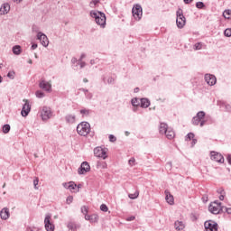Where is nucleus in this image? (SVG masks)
I'll use <instances>...</instances> for the list:
<instances>
[{
  "instance_id": "f257e3e1",
  "label": "nucleus",
  "mask_w": 231,
  "mask_h": 231,
  "mask_svg": "<svg viewBox=\"0 0 231 231\" xmlns=\"http://www.w3.org/2000/svg\"><path fill=\"white\" fill-rule=\"evenodd\" d=\"M224 208L225 206H222V203L217 200L211 202L208 206V211L214 215L223 214Z\"/></svg>"
},
{
  "instance_id": "f03ea898",
  "label": "nucleus",
  "mask_w": 231,
  "mask_h": 231,
  "mask_svg": "<svg viewBox=\"0 0 231 231\" xmlns=\"http://www.w3.org/2000/svg\"><path fill=\"white\" fill-rule=\"evenodd\" d=\"M89 131H91V125L88 122H81L77 126V133L80 136H88V134H89Z\"/></svg>"
},
{
  "instance_id": "7ed1b4c3",
  "label": "nucleus",
  "mask_w": 231,
  "mask_h": 231,
  "mask_svg": "<svg viewBox=\"0 0 231 231\" xmlns=\"http://www.w3.org/2000/svg\"><path fill=\"white\" fill-rule=\"evenodd\" d=\"M176 24L177 27L181 29L187 24V18H185V15H183V9L179 8L178 11L176 12Z\"/></svg>"
},
{
  "instance_id": "20e7f679",
  "label": "nucleus",
  "mask_w": 231,
  "mask_h": 231,
  "mask_svg": "<svg viewBox=\"0 0 231 231\" xmlns=\"http://www.w3.org/2000/svg\"><path fill=\"white\" fill-rule=\"evenodd\" d=\"M132 14L135 21H140L143 14L142 5H134V7L132 8Z\"/></svg>"
},
{
  "instance_id": "39448f33",
  "label": "nucleus",
  "mask_w": 231,
  "mask_h": 231,
  "mask_svg": "<svg viewBox=\"0 0 231 231\" xmlns=\"http://www.w3.org/2000/svg\"><path fill=\"white\" fill-rule=\"evenodd\" d=\"M23 102L24 104L23 105L21 115L22 116L26 117L30 115V111H32V105H30V101L28 99H23Z\"/></svg>"
},
{
  "instance_id": "423d86ee",
  "label": "nucleus",
  "mask_w": 231,
  "mask_h": 231,
  "mask_svg": "<svg viewBox=\"0 0 231 231\" xmlns=\"http://www.w3.org/2000/svg\"><path fill=\"white\" fill-rule=\"evenodd\" d=\"M205 230L206 231H217V222L214 220H207L204 223Z\"/></svg>"
},
{
  "instance_id": "0eeeda50",
  "label": "nucleus",
  "mask_w": 231,
  "mask_h": 231,
  "mask_svg": "<svg viewBox=\"0 0 231 231\" xmlns=\"http://www.w3.org/2000/svg\"><path fill=\"white\" fill-rule=\"evenodd\" d=\"M41 117L43 122H46V120H50V118H51V108L48 106H43L41 113Z\"/></svg>"
},
{
  "instance_id": "6e6552de",
  "label": "nucleus",
  "mask_w": 231,
  "mask_h": 231,
  "mask_svg": "<svg viewBox=\"0 0 231 231\" xmlns=\"http://www.w3.org/2000/svg\"><path fill=\"white\" fill-rule=\"evenodd\" d=\"M37 39L40 41L41 44L44 46V48H48V44H50V41H48V36L42 32L37 33Z\"/></svg>"
},
{
  "instance_id": "1a4fd4ad",
  "label": "nucleus",
  "mask_w": 231,
  "mask_h": 231,
  "mask_svg": "<svg viewBox=\"0 0 231 231\" xmlns=\"http://www.w3.org/2000/svg\"><path fill=\"white\" fill-rule=\"evenodd\" d=\"M104 15H106V14L100 11H97V10L90 11V17H92V19H95V23H97L98 19H101L102 23H104Z\"/></svg>"
},
{
  "instance_id": "9d476101",
  "label": "nucleus",
  "mask_w": 231,
  "mask_h": 231,
  "mask_svg": "<svg viewBox=\"0 0 231 231\" xmlns=\"http://www.w3.org/2000/svg\"><path fill=\"white\" fill-rule=\"evenodd\" d=\"M206 113L205 111H199L197 113L196 116L192 118V124L193 125H199V123L203 118H205Z\"/></svg>"
},
{
  "instance_id": "9b49d317",
  "label": "nucleus",
  "mask_w": 231,
  "mask_h": 231,
  "mask_svg": "<svg viewBox=\"0 0 231 231\" xmlns=\"http://www.w3.org/2000/svg\"><path fill=\"white\" fill-rule=\"evenodd\" d=\"M94 155L97 156V158H102L103 160H106L107 158V154L106 153V150L102 149V147H97L94 149Z\"/></svg>"
},
{
  "instance_id": "f8f14e48",
  "label": "nucleus",
  "mask_w": 231,
  "mask_h": 231,
  "mask_svg": "<svg viewBox=\"0 0 231 231\" xmlns=\"http://www.w3.org/2000/svg\"><path fill=\"white\" fill-rule=\"evenodd\" d=\"M211 160L217 162V163H225V157L217 152H211Z\"/></svg>"
},
{
  "instance_id": "ddd939ff",
  "label": "nucleus",
  "mask_w": 231,
  "mask_h": 231,
  "mask_svg": "<svg viewBox=\"0 0 231 231\" xmlns=\"http://www.w3.org/2000/svg\"><path fill=\"white\" fill-rule=\"evenodd\" d=\"M91 171V166H89V163L88 162H83L79 168V174H86V172H89Z\"/></svg>"
},
{
  "instance_id": "4468645a",
  "label": "nucleus",
  "mask_w": 231,
  "mask_h": 231,
  "mask_svg": "<svg viewBox=\"0 0 231 231\" xmlns=\"http://www.w3.org/2000/svg\"><path fill=\"white\" fill-rule=\"evenodd\" d=\"M51 216L47 215L45 217L44 223H45V229L47 231H54L55 230V226L53 224H51Z\"/></svg>"
},
{
  "instance_id": "2eb2a0df",
  "label": "nucleus",
  "mask_w": 231,
  "mask_h": 231,
  "mask_svg": "<svg viewBox=\"0 0 231 231\" xmlns=\"http://www.w3.org/2000/svg\"><path fill=\"white\" fill-rule=\"evenodd\" d=\"M39 88L41 89H43V91H47V93H50V91H51V84H50V82L42 79L39 83Z\"/></svg>"
},
{
  "instance_id": "dca6fc26",
  "label": "nucleus",
  "mask_w": 231,
  "mask_h": 231,
  "mask_svg": "<svg viewBox=\"0 0 231 231\" xmlns=\"http://www.w3.org/2000/svg\"><path fill=\"white\" fill-rule=\"evenodd\" d=\"M205 80L208 86H214L216 84V82H217L216 76H214L212 74H206Z\"/></svg>"
},
{
  "instance_id": "f3484780",
  "label": "nucleus",
  "mask_w": 231,
  "mask_h": 231,
  "mask_svg": "<svg viewBox=\"0 0 231 231\" xmlns=\"http://www.w3.org/2000/svg\"><path fill=\"white\" fill-rule=\"evenodd\" d=\"M0 217L4 221H6L10 217V209L8 208H4L0 211Z\"/></svg>"
},
{
  "instance_id": "a211bd4d",
  "label": "nucleus",
  "mask_w": 231,
  "mask_h": 231,
  "mask_svg": "<svg viewBox=\"0 0 231 231\" xmlns=\"http://www.w3.org/2000/svg\"><path fill=\"white\" fill-rule=\"evenodd\" d=\"M10 12V4L5 3L0 7V15H6Z\"/></svg>"
},
{
  "instance_id": "6ab92c4d",
  "label": "nucleus",
  "mask_w": 231,
  "mask_h": 231,
  "mask_svg": "<svg viewBox=\"0 0 231 231\" xmlns=\"http://www.w3.org/2000/svg\"><path fill=\"white\" fill-rule=\"evenodd\" d=\"M76 120H77V116L73 114H68L65 116V121L67 122V124H75Z\"/></svg>"
},
{
  "instance_id": "aec40b11",
  "label": "nucleus",
  "mask_w": 231,
  "mask_h": 231,
  "mask_svg": "<svg viewBox=\"0 0 231 231\" xmlns=\"http://www.w3.org/2000/svg\"><path fill=\"white\" fill-rule=\"evenodd\" d=\"M165 199L167 201V203H169V205H174V197L172 196V194H171V192L165 190Z\"/></svg>"
},
{
  "instance_id": "412c9836",
  "label": "nucleus",
  "mask_w": 231,
  "mask_h": 231,
  "mask_svg": "<svg viewBox=\"0 0 231 231\" xmlns=\"http://www.w3.org/2000/svg\"><path fill=\"white\" fill-rule=\"evenodd\" d=\"M169 129L170 127L166 123L160 124L159 132L161 134H165Z\"/></svg>"
},
{
  "instance_id": "4be33fe9",
  "label": "nucleus",
  "mask_w": 231,
  "mask_h": 231,
  "mask_svg": "<svg viewBox=\"0 0 231 231\" xmlns=\"http://www.w3.org/2000/svg\"><path fill=\"white\" fill-rule=\"evenodd\" d=\"M140 100H141V107H143V109H147V107L151 106V101L149 100V98L143 97Z\"/></svg>"
},
{
  "instance_id": "5701e85b",
  "label": "nucleus",
  "mask_w": 231,
  "mask_h": 231,
  "mask_svg": "<svg viewBox=\"0 0 231 231\" xmlns=\"http://www.w3.org/2000/svg\"><path fill=\"white\" fill-rule=\"evenodd\" d=\"M67 227L69 228V230L77 231L78 228H80V225L75 222H69Z\"/></svg>"
},
{
  "instance_id": "b1692460",
  "label": "nucleus",
  "mask_w": 231,
  "mask_h": 231,
  "mask_svg": "<svg viewBox=\"0 0 231 231\" xmlns=\"http://www.w3.org/2000/svg\"><path fill=\"white\" fill-rule=\"evenodd\" d=\"M175 230L181 231L185 228V224L182 221L177 220L174 223Z\"/></svg>"
},
{
  "instance_id": "393cba45",
  "label": "nucleus",
  "mask_w": 231,
  "mask_h": 231,
  "mask_svg": "<svg viewBox=\"0 0 231 231\" xmlns=\"http://www.w3.org/2000/svg\"><path fill=\"white\" fill-rule=\"evenodd\" d=\"M164 134H165L166 138H168V140H172V138H174V136H176V134H174V130H172V128H171V127Z\"/></svg>"
},
{
  "instance_id": "a878e982",
  "label": "nucleus",
  "mask_w": 231,
  "mask_h": 231,
  "mask_svg": "<svg viewBox=\"0 0 231 231\" xmlns=\"http://www.w3.org/2000/svg\"><path fill=\"white\" fill-rule=\"evenodd\" d=\"M96 23L98 24V26H101V28H106V14L103 15V22L102 19L98 18V21H96Z\"/></svg>"
},
{
  "instance_id": "bb28decb",
  "label": "nucleus",
  "mask_w": 231,
  "mask_h": 231,
  "mask_svg": "<svg viewBox=\"0 0 231 231\" xmlns=\"http://www.w3.org/2000/svg\"><path fill=\"white\" fill-rule=\"evenodd\" d=\"M13 53L14 55H21V46L20 45H15L13 47Z\"/></svg>"
},
{
  "instance_id": "cd10ccee",
  "label": "nucleus",
  "mask_w": 231,
  "mask_h": 231,
  "mask_svg": "<svg viewBox=\"0 0 231 231\" xmlns=\"http://www.w3.org/2000/svg\"><path fill=\"white\" fill-rule=\"evenodd\" d=\"M223 17L225 19H231V10L230 9H226L224 12H223Z\"/></svg>"
},
{
  "instance_id": "c85d7f7f",
  "label": "nucleus",
  "mask_w": 231,
  "mask_h": 231,
  "mask_svg": "<svg viewBox=\"0 0 231 231\" xmlns=\"http://www.w3.org/2000/svg\"><path fill=\"white\" fill-rule=\"evenodd\" d=\"M140 196V191L136 190L134 193H131L128 195L130 199H136Z\"/></svg>"
},
{
  "instance_id": "c756f323",
  "label": "nucleus",
  "mask_w": 231,
  "mask_h": 231,
  "mask_svg": "<svg viewBox=\"0 0 231 231\" xmlns=\"http://www.w3.org/2000/svg\"><path fill=\"white\" fill-rule=\"evenodd\" d=\"M69 190L75 192L77 190V185L73 181H69Z\"/></svg>"
},
{
  "instance_id": "7c9ffc66",
  "label": "nucleus",
  "mask_w": 231,
  "mask_h": 231,
  "mask_svg": "<svg viewBox=\"0 0 231 231\" xmlns=\"http://www.w3.org/2000/svg\"><path fill=\"white\" fill-rule=\"evenodd\" d=\"M2 129H3L4 134H8V133H10V129H11L10 125H4Z\"/></svg>"
},
{
  "instance_id": "2f4dec72",
  "label": "nucleus",
  "mask_w": 231,
  "mask_h": 231,
  "mask_svg": "<svg viewBox=\"0 0 231 231\" xmlns=\"http://www.w3.org/2000/svg\"><path fill=\"white\" fill-rule=\"evenodd\" d=\"M99 217H98V215L97 214H93L91 215L90 217V223H97L98 221Z\"/></svg>"
},
{
  "instance_id": "473e14b6",
  "label": "nucleus",
  "mask_w": 231,
  "mask_h": 231,
  "mask_svg": "<svg viewBox=\"0 0 231 231\" xmlns=\"http://www.w3.org/2000/svg\"><path fill=\"white\" fill-rule=\"evenodd\" d=\"M131 104L134 107H138L140 106V101H138V98L135 97L131 100Z\"/></svg>"
},
{
  "instance_id": "72a5a7b5",
  "label": "nucleus",
  "mask_w": 231,
  "mask_h": 231,
  "mask_svg": "<svg viewBox=\"0 0 231 231\" xmlns=\"http://www.w3.org/2000/svg\"><path fill=\"white\" fill-rule=\"evenodd\" d=\"M218 194H220L219 196V199L220 201H224L225 200V189H218L217 190Z\"/></svg>"
},
{
  "instance_id": "f704fd0d",
  "label": "nucleus",
  "mask_w": 231,
  "mask_h": 231,
  "mask_svg": "<svg viewBox=\"0 0 231 231\" xmlns=\"http://www.w3.org/2000/svg\"><path fill=\"white\" fill-rule=\"evenodd\" d=\"M196 7L199 8V10H203V8H205L206 5H205V3H203V2H197Z\"/></svg>"
},
{
  "instance_id": "c9c22d12",
  "label": "nucleus",
  "mask_w": 231,
  "mask_h": 231,
  "mask_svg": "<svg viewBox=\"0 0 231 231\" xmlns=\"http://www.w3.org/2000/svg\"><path fill=\"white\" fill-rule=\"evenodd\" d=\"M35 95H36L37 98H44V97H45L44 92H42V90H37L35 92Z\"/></svg>"
},
{
  "instance_id": "e433bc0d",
  "label": "nucleus",
  "mask_w": 231,
  "mask_h": 231,
  "mask_svg": "<svg viewBox=\"0 0 231 231\" xmlns=\"http://www.w3.org/2000/svg\"><path fill=\"white\" fill-rule=\"evenodd\" d=\"M7 77H8V79H11V80H14V79H15V72L14 71H9L7 73Z\"/></svg>"
},
{
  "instance_id": "4c0bfd02",
  "label": "nucleus",
  "mask_w": 231,
  "mask_h": 231,
  "mask_svg": "<svg viewBox=\"0 0 231 231\" xmlns=\"http://www.w3.org/2000/svg\"><path fill=\"white\" fill-rule=\"evenodd\" d=\"M100 210H102V212H107V210H109V208H107V205L102 204L100 206Z\"/></svg>"
},
{
  "instance_id": "58836bf2",
  "label": "nucleus",
  "mask_w": 231,
  "mask_h": 231,
  "mask_svg": "<svg viewBox=\"0 0 231 231\" xmlns=\"http://www.w3.org/2000/svg\"><path fill=\"white\" fill-rule=\"evenodd\" d=\"M79 113L80 115H85V116H89V110L88 109H81Z\"/></svg>"
},
{
  "instance_id": "ea45409f",
  "label": "nucleus",
  "mask_w": 231,
  "mask_h": 231,
  "mask_svg": "<svg viewBox=\"0 0 231 231\" xmlns=\"http://www.w3.org/2000/svg\"><path fill=\"white\" fill-rule=\"evenodd\" d=\"M66 203L67 205H71V203H73V196L70 195L67 197Z\"/></svg>"
},
{
  "instance_id": "a19ab883",
  "label": "nucleus",
  "mask_w": 231,
  "mask_h": 231,
  "mask_svg": "<svg viewBox=\"0 0 231 231\" xmlns=\"http://www.w3.org/2000/svg\"><path fill=\"white\" fill-rule=\"evenodd\" d=\"M224 35H225L226 37H231V29H226V30L224 31Z\"/></svg>"
},
{
  "instance_id": "79ce46f5",
  "label": "nucleus",
  "mask_w": 231,
  "mask_h": 231,
  "mask_svg": "<svg viewBox=\"0 0 231 231\" xmlns=\"http://www.w3.org/2000/svg\"><path fill=\"white\" fill-rule=\"evenodd\" d=\"M81 212L84 216L88 215V207L82 206L81 207Z\"/></svg>"
},
{
  "instance_id": "37998d69",
  "label": "nucleus",
  "mask_w": 231,
  "mask_h": 231,
  "mask_svg": "<svg viewBox=\"0 0 231 231\" xmlns=\"http://www.w3.org/2000/svg\"><path fill=\"white\" fill-rule=\"evenodd\" d=\"M108 138H109V142H112V143L116 142V137L113 134H110Z\"/></svg>"
},
{
  "instance_id": "c03bdc74",
  "label": "nucleus",
  "mask_w": 231,
  "mask_h": 231,
  "mask_svg": "<svg viewBox=\"0 0 231 231\" xmlns=\"http://www.w3.org/2000/svg\"><path fill=\"white\" fill-rule=\"evenodd\" d=\"M33 185H34V189H39L37 188V186L39 185V178H36L34 180H33Z\"/></svg>"
},
{
  "instance_id": "a18cd8bd",
  "label": "nucleus",
  "mask_w": 231,
  "mask_h": 231,
  "mask_svg": "<svg viewBox=\"0 0 231 231\" xmlns=\"http://www.w3.org/2000/svg\"><path fill=\"white\" fill-rule=\"evenodd\" d=\"M194 50L198 51V50H201V43L198 42L194 45Z\"/></svg>"
},
{
  "instance_id": "49530a36",
  "label": "nucleus",
  "mask_w": 231,
  "mask_h": 231,
  "mask_svg": "<svg viewBox=\"0 0 231 231\" xmlns=\"http://www.w3.org/2000/svg\"><path fill=\"white\" fill-rule=\"evenodd\" d=\"M78 65L80 66V68H86V62L85 61H78Z\"/></svg>"
},
{
  "instance_id": "de8ad7c7",
  "label": "nucleus",
  "mask_w": 231,
  "mask_h": 231,
  "mask_svg": "<svg viewBox=\"0 0 231 231\" xmlns=\"http://www.w3.org/2000/svg\"><path fill=\"white\" fill-rule=\"evenodd\" d=\"M187 138H189V140H194V134L193 133H189L187 134Z\"/></svg>"
},
{
  "instance_id": "09e8293b",
  "label": "nucleus",
  "mask_w": 231,
  "mask_h": 231,
  "mask_svg": "<svg viewBox=\"0 0 231 231\" xmlns=\"http://www.w3.org/2000/svg\"><path fill=\"white\" fill-rule=\"evenodd\" d=\"M107 84H115V79H113V77L108 78Z\"/></svg>"
},
{
  "instance_id": "8fccbe9b",
  "label": "nucleus",
  "mask_w": 231,
  "mask_h": 231,
  "mask_svg": "<svg viewBox=\"0 0 231 231\" xmlns=\"http://www.w3.org/2000/svg\"><path fill=\"white\" fill-rule=\"evenodd\" d=\"M202 201H203V203H207L208 201V195H204L202 197Z\"/></svg>"
},
{
  "instance_id": "3c124183",
  "label": "nucleus",
  "mask_w": 231,
  "mask_h": 231,
  "mask_svg": "<svg viewBox=\"0 0 231 231\" xmlns=\"http://www.w3.org/2000/svg\"><path fill=\"white\" fill-rule=\"evenodd\" d=\"M62 187H64V189H68L69 190V182H63Z\"/></svg>"
},
{
  "instance_id": "603ef678",
  "label": "nucleus",
  "mask_w": 231,
  "mask_h": 231,
  "mask_svg": "<svg viewBox=\"0 0 231 231\" xmlns=\"http://www.w3.org/2000/svg\"><path fill=\"white\" fill-rule=\"evenodd\" d=\"M134 162H135L134 158L132 157V158L128 161V163H129V165H131V166L133 167V165H134Z\"/></svg>"
},
{
  "instance_id": "864d4df0",
  "label": "nucleus",
  "mask_w": 231,
  "mask_h": 231,
  "mask_svg": "<svg viewBox=\"0 0 231 231\" xmlns=\"http://www.w3.org/2000/svg\"><path fill=\"white\" fill-rule=\"evenodd\" d=\"M224 210L225 212H226V214H231V208H226V207H224Z\"/></svg>"
},
{
  "instance_id": "5fc2aeb1",
  "label": "nucleus",
  "mask_w": 231,
  "mask_h": 231,
  "mask_svg": "<svg viewBox=\"0 0 231 231\" xmlns=\"http://www.w3.org/2000/svg\"><path fill=\"white\" fill-rule=\"evenodd\" d=\"M205 124H207V121L205 120V118H203V119H201V121L199 125H200V127H203V125H205Z\"/></svg>"
},
{
  "instance_id": "6e6d98bb",
  "label": "nucleus",
  "mask_w": 231,
  "mask_h": 231,
  "mask_svg": "<svg viewBox=\"0 0 231 231\" xmlns=\"http://www.w3.org/2000/svg\"><path fill=\"white\" fill-rule=\"evenodd\" d=\"M86 59V54H81L80 58L79 59L78 62H82V60Z\"/></svg>"
},
{
  "instance_id": "4d7b16f0",
  "label": "nucleus",
  "mask_w": 231,
  "mask_h": 231,
  "mask_svg": "<svg viewBox=\"0 0 231 231\" xmlns=\"http://www.w3.org/2000/svg\"><path fill=\"white\" fill-rule=\"evenodd\" d=\"M37 48H38L37 43H32L31 46V50H37Z\"/></svg>"
},
{
  "instance_id": "13d9d810",
  "label": "nucleus",
  "mask_w": 231,
  "mask_h": 231,
  "mask_svg": "<svg viewBox=\"0 0 231 231\" xmlns=\"http://www.w3.org/2000/svg\"><path fill=\"white\" fill-rule=\"evenodd\" d=\"M136 217L134 216L129 217L126 218V221H134Z\"/></svg>"
},
{
  "instance_id": "bf43d9fd",
  "label": "nucleus",
  "mask_w": 231,
  "mask_h": 231,
  "mask_svg": "<svg viewBox=\"0 0 231 231\" xmlns=\"http://www.w3.org/2000/svg\"><path fill=\"white\" fill-rule=\"evenodd\" d=\"M85 219L86 221H90L91 220V215H85Z\"/></svg>"
},
{
  "instance_id": "052dcab7",
  "label": "nucleus",
  "mask_w": 231,
  "mask_h": 231,
  "mask_svg": "<svg viewBox=\"0 0 231 231\" xmlns=\"http://www.w3.org/2000/svg\"><path fill=\"white\" fill-rule=\"evenodd\" d=\"M226 160L229 165H231V154H227Z\"/></svg>"
},
{
  "instance_id": "680f3d73",
  "label": "nucleus",
  "mask_w": 231,
  "mask_h": 231,
  "mask_svg": "<svg viewBox=\"0 0 231 231\" xmlns=\"http://www.w3.org/2000/svg\"><path fill=\"white\" fill-rule=\"evenodd\" d=\"M195 143H198V140L197 139H192L191 147H194Z\"/></svg>"
},
{
  "instance_id": "e2e57ef3",
  "label": "nucleus",
  "mask_w": 231,
  "mask_h": 231,
  "mask_svg": "<svg viewBox=\"0 0 231 231\" xmlns=\"http://www.w3.org/2000/svg\"><path fill=\"white\" fill-rule=\"evenodd\" d=\"M87 98H88L89 100H91V98H93V94L88 93Z\"/></svg>"
},
{
  "instance_id": "0e129e2a",
  "label": "nucleus",
  "mask_w": 231,
  "mask_h": 231,
  "mask_svg": "<svg viewBox=\"0 0 231 231\" xmlns=\"http://www.w3.org/2000/svg\"><path fill=\"white\" fill-rule=\"evenodd\" d=\"M185 5H190V3H192V1L194 0H183Z\"/></svg>"
},
{
  "instance_id": "69168bd1",
  "label": "nucleus",
  "mask_w": 231,
  "mask_h": 231,
  "mask_svg": "<svg viewBox=\"0 0 231 231\" xmlns=\"http://www.w3.org/2000/svg\"><path fill=\"white\" fill-rule=\"evenodd\" d=\"M166 167H168V169H171L172 168V162H167Z\"/></svg>"
},
{
  "instance_id": "338daca9",
  "label": "nucleus",
  "mask_w": 231,
  "mask_h": 231,
  "mask_svg": "<svg viewBox=\"0 0 231 231\" xmlns=\"http://www.w3.org/2000/svg\"><path fill=\"white\" fill-rule=\"evenodd\" d=\"M79 90L83 91V93H85V95H86V93H89V90H88L86 88H80Z\"/></svg>"
},
{
  "instance_id": "774afa93",
  "label": "nucleus",
  "mask_w": 231,
  "mask_h": 231,
  "mask_svg": "<svg viewBox=\"0 0 231 231\" xmlns=\"http://www.w3.org/2000/svg\"><path fill=\"white\" fill-rule=\"evenodd\" d=\"M91 3H93V5H98V3H100V0H94Z\"/></svg>"
}]
</instances>
